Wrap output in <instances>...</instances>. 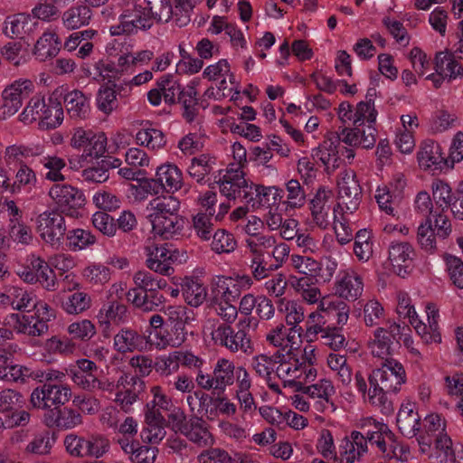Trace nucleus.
<instances>
[{
	"label": "nucleus",
	"instance_id": "1",
	"mask_svg": "<svg viewBox=\"0 0 463 463\" xmlns=\"http://www.w3.org/2000/svg\"><path fill=\"white\" fill-rule=\"evenodd\" d=\"M181 11L176 5L172 6L170 0H128L120 24L110 27L111 35L132 33L138 29L149 28L153 21L168 22L174 20L179 26Z\"/></svg>",
	"mask_w": 463,
	"mask_h": 463
},
{
	"label": "nucleus",
	"instance_id": "2",
	"mask_svg": "<svg viewBox=\"0 0 463 463\" xmlns=\"http://www.w3.org/2000/svg\"><path fill=\"white\" fill-rule=\"evenodd\" d=\"M369 387L365 377L357 372L354 384L365 402L382 406L386 402V394L396 393L406 383V372L403 365L395 359H387L380 368L374 369L368 376Z\"/></svg>",
	"mask_w": 463,
	"mask_h": 463
},
{
	"label": "nucleus",
	"instance_id": "3",
	"mask_svg": "<svg viewBox=\"0 0 463 463\" xmlns=\"http://www.w3.org/2000/svg\"><path fill=\"white\" fill-rule=\"evenodd\" d=\"M235 331L231 325L222 324L216 319H208L203 325V335L210 337L213 344L225 347L231 352L248 353L251 351V340L246 329L256 330L259 321L255 317H243L238 323Z\"/></svg>",
	"mask_w": 463,
	"mask_h": 463
},
{
	"label": "nucleus",
	"instance_id": "4",
	"mask_svg": "<svg viewBox=\"0 0 463 463\" xmlns=\"http://www.w3.org/2000/svg\"><path fill=\"white\" fill-rule=\"evenodd\" d=\"M179 209L180 201L173 195L150 202L147 218L155 236L169 240L180 235L184 220L178 215Z\"/></svg>",
	"mask_w": 463,
	"mask_h": 463
},
{
	"label": "nucleus",
	"instance_id": "5",
	"mask_svg": "<svg viewBox=\"0 0 463 463\" xmlns=\"http://www.w3.org/2000/svg\"><path fill=\"white\" fill-rule=\"evenodd\" d=\"M276 375L284 383V386L299 389L304 383L314 382L317 370L300 361L298 350L277 353Z\"/></svg>",
	"mask_w": 463,
	"mask_h": 463
},
{
	"label": "nucleus",
	"instance_id": "6",
	"mask_svg": "<svg viewBox=\"0 0 463 463\" xmlns=\"http://www.w3.org/2000/svg\"><path fill=\"white\" fill-rule=\"evenodd\" d=\"M42 376L45 381L33 391L30 402L33 408L45 411L43 423L52 428L58 426V371L48 370Z\"/></svg>",
	"mask_w": 463,
	"mask_h": 463
},
{
	"label": "nucleus",
	"instance_id": "7",
	"mask_svg": "<svg viewBox=\"0 0 463 463\" xmlns=\"http://www.w3.org/2000/svg\"><path fill=\"white\" fill-rule=\"evenodd\" d=\"M434 71L427 75L433 87L439 89L442 84L463 79V64L455 54L449 51L436 53L433 59Z\"/></svg>",
	"mask_w": 463,
	"mask_h": 463
},
{
	"label": "nucleus",
	"instance_id": "8",
	"mask_svg": "<svg viewBox=\"0 0 463 463\" xmlns=\"http://www.w3.org/2000/svg\"><path fill=\"white\" fill-rule=\"evenodd\" d=\"M36 314H11L7 318V324L17 330L19 333L29 335H40L47 330L46 321L54 317L53 312L50 313L48 306L45 303L38 304Z\"/></svg>",
	"mask_w": 463,
	"mask_h": 463
},
{
	"label": "nucleus",
	"instance_id": "9",
	"mask_svg": "<svg viewBox=\"0 0 463 463\" xmlns=\"http://www.w3.org/2000/svg\"><path fill=\"white\" fill-rule=\"evenodd\" d=\"M188 260L185 250L165 246H149L146 248V266L151 270L168 275L174 264H182Z\"/></svg>",
	"mask_w": 463,
	"mask_h": 463
},
{
	"label": "nucleus",
	"instance_id": "10",
	"mask_svg": "<svg viewBox=\"0 0 463 463\" xmlns=\"http://www.w3.org/2000/svg\"><path fill=\"white\" fill-rule=\"evenodd\" d=\"M336 115L344 125L375 126L378 111L374 102L359 101L355 106H352L348 101H343L338 105Z\"/></svg>",
	"mask_w": 463,
	"mask_h": 463
},
{
	"label": "nucleus",
	"instance_id": "11",
	"mask_svg": "<svg viewBox=\"0 0 463 463\" xmlns=\"http://www.w3.org/2000/svg\"><path fill=\"white\" fill-rule=\"evenodd\" d=\"M251 285L252 279L248 275L215 277L212 282V299L213 301H236L241 291L249 289Z\"/></svg>",
	"mask_w": 463,
	"mask_h": 463
},
{
	"label": "nucleus",
	"instance_id": "12",
	"mask_svg": "<svg viewBox=\"0 0 463 463\" xmlns=\"http://www.w3.org/2000/svg\"><path fill=\"white\" fill-rule=\"evenodd\" d=\"M420 169L437 175L453 167L450 158H447L439 143L433 140L423 141L417 153Z\"/></svg>",
	"mask_w": 463,
	"mask_h": 463
},
{
	"label": "nucleus",
	"instance_id": "13",
	"mask_svg": "<svg viewBox=\"0 0 463 463\" xmlns=\"http://www.w3.org/2000/svg\"><path fill=\"white\" fill-rule=\"evenodd\" d=\"M405 185L404 175L402 173H396L392 175L388 184H383L377 187L375 200L383 213L390 216H395L394 205Z\"/></svg>",
	"mask_w": 463,
	"mask_h": 463
},
{
	"label": "nucleus",
	"instance_id": "14",
	"mask_svg": "<svg viewBox=\"0 0 463 463\" xmlns=\"http://www.w3.org/2000/svg\"><path fill=\"white\" fill-rule=\"evenodd\" d=\"M334 194L331 189L320 187L310 202L312 222L320 229H326L331 223V216L335 215L333 209Z\"/></svg>",
	"mask_w": 463,
	"mask_h": 463
},
{
	"label": "nucleus",
	"instance_id": "15",
	"mask_svg": "<svg viewBox=\"0 0 463 463\" xmlns=\"http://www.w3.org/2000/svg\"><path fill=\"white\" fill-rule=\"evenodd\" d=\"M220 192L228 199L241 198L245 202V194H249L250 183L245 177L240 167L231 165L218 180Z\"/></svg>",
	"mask_w": 463,
	"mask_h": 463
},
{
	"label": "nucleus",
	"instance_id": "16",
	"mask_svg": "<svg viewBox=\"0 0 463 463\" xmlns=\"http://www.w3.org/2000/svg\"><path fill=\"white\" fill-rule=\"evenodd\" d=\"M337 187L341 200L339 207L345 209L346 213L355 211L361 201V187L355 174L351 170L341 173Z\"/></svg>",
	"mask_w": 463,
	"mask_h": 463
},
{
	"label": "nucleus",
	"instance_id": "17",
	"mask_svg": "<svg viewBox=\"0 0 463 463\" xmlns=\"http://www.w3.org/2000/svg\"><path fill=\"white\" fill-rule=\"evenodd\" d=\"M404 329L400 324L392 321L387 327H378L368 342L371 354L379 358H385L392 354L393 340Z\"/></svg>",
	"mask_w": 463,
	"mask_h": 463
},
{
	"label": "nucleus",
	"instance_id": "18",
	"mask_svg": "<svg viewBox=\"0 0 463 463\" xmlns=\"http://www.w3.org/2000/svg\"><path fill=\"white\" fill-rule=\"evenodd\" d=\"M303 328L290 326L287 328L283 324H278L266 335V340L272 345L281 348L280 353L298 350L302 343Z\"/></svg>",
	"mask_w": 463,
	"mask_h": 463
},
{
	"label": "nucleus",
	"instance_id": "19",
	"mask_svg": "<svg viewBox=\"0 0 463 463\" xmlns=\"http://www.w3.org/2000/svg\"><path fill=\"white\" fill-rule=\"evenodd\" d=\"M446 420L438 413H430L422 420L417 438L421 453H429L434 440L447 435Z\"/></svg>",
	"mask_w": 463,
	"mask_h": 463
},
{
	"label": "nucleus",
	"instance_id": "20",
	"mask_svg": "<svg viewBox=\"0 0 463 463\" xmlns=\"http://www.w3.org/2000/svg\"><path fill=\"white\" fill-rule=\"evenodd\" d=\"M427 324L418 317L414 330L426 345L439 344L442 341L439 322V310L433 303L425 306Z\"/></svg>",
	"mask_w": 463,
	"mask_h": 463
},
{
	"label": "nucleus",
	"instance_id": "21",
	"mask_svg": "<svg viewBox=\"0 0 463 463\" xmlns=\"http://www.w3.org/2000/svg\"><path fill=\"white\" fill-rule=\"evenodd\" d=\"M167 282L164 279H155L154 290L152 294H143L137 288H131L127 293V298L136 307L143 312H152L161 306L165 298L162 294L158 293V289L165 290L167 288Z\"/></svg>",
	"mask_w": 463,
	"mask_h": 463
},
{
	"label": "nucleus",
	"instance_id": "22",
	"mask_svg": "<svg viewBox=\"0 0 463 463\" xmlns=\"http://www.w3.org/2000/svg\"><path fill=\"white\" fill-rule=\"evenodd\" d=\"M368 452V442L364 434L352 431L345 437L339 445V463H355L360 461Z\"/></svg>",
	"mask_w": 463,
	"mask_h": 463
},
{
	"label": "nucleus",
	"instance_id": "23",
	"mask_svg": "<svg viewBox=\"0 0 463 463\" xmlns=\"http://www.w3.org/2000/svg\"><path fill=\"white\" fill-rule=\"evenodd\" d=\"M364 291L363 278L354 269L340 271L335 282V293L348 301L359 298Z\"/></svg>",
	"mask_w": 463,
	"mask_h": 463
},
{
	"label": "nucleus",
	"instance_id": "24",
	"mask_svg": "<svg viewBox=\"0 0 463 463\" xmlns=\"http://www.w3.org/2000/svg\"><path fill=\"white\" fill-rule=\"evenodd\" d=\"M249 194H245V203L251 208H273L281 202L283 190L277 186H263L250 183Z\"/></svg>",
	"mask_w": 463,
	"mask_h": 463
},
{
	"label": "nucleus",
	"instance_id": "25",
	"mask_svg": "<svg viewBox=\"0 0 463 463\" xmlns=\"http://www.w3.org/2000/svg\"><path fill=\"white\" fill-rule=\"evenodd\" d=\"M376 134L375 126H345L339 131V139L351 146L370 149L376 143Z\"/></svg>",
	"mask_w": 463,
	"mask_h": 463
},
{
	"label": "nucleus",
	"instance_id": "26",
	"mask_svg": "<svg viewBox=\"0 0 463 463\" xmlns=\"http://www.w3.org/2000/svg\"><path fill=\"white\" fill-rule=\"evenodd\" d=\"M155 186L157 190L161 188L168 194H175L184 186V175L182 170L175 164L165 162L156 167Z\"/></svg>",
	"mask_w": 463,
	"mask_h": 463
},
{
	"label": "nucleus",
	"instance_id": "27",
	"mask_svg": "<svg viewBox=\"0 0 463 463\" xmlns=\"http://www.w3.org/2000/svg\"><path fill=\"white\" fill-rule=\"evenodd\" d=\"M234 383V398L237 400L240 409L244 413L254 411L256 404L253 398V385L250 373L244 367H237V376Z\"/></svg>",
	"mask_w": 463,
	"mask_h": 463
},
{
	"label": "nucleus",
	"instance_id": "28",
	"mask_svg": "<svg viewBox=\"0 0 463 463\" xmlns=\"http://www.w3.org/2000/svg\"><path fill=\"white\" fill-rule=\"evenodd\" d=\"M382 434L373 436V445L377 447L383 457L398 461H407L411 456L409 449L396 439L388 427H383Z\"/></svg>",
	"mask_w": 463,
	"mask_h": 463
},
{
	"label": "nucleus",
	"instance_id": "29",
	"mask_svg": "<svg viewBox=\"0 0 463 463\" xmlns=\"http://www.w3.org/2000/svg\"><path fill=\"white\" fill-rule=\"evenodd\" d=\"M304 392L310 398L317 400L315 403L317 411H335L336 407L332 401V397L335 393V387L331 380L320 379L317 383L306 386Z\"/></svg>",
	"mask_w": 463,
	"mask_h": 463
},
{
	"label": "nucleus",
	"instance_id": "30",
	"mask_svg": "<svg viewBox=\"0 0 463 463\" xmlns=\"http://www.w3.org/2000/svg\"><path fill=\"white\" fill-rule=\"evenodd\" d=\"M180 325L164 327L157 331H149L147 341L149 350L152 348L164 349L167 346L176 347L181 345L186 339V331L182 329Z\"/></svg>",
	"mask_w": 463,
	"mask_h": 463
},
{
	"label": "nucleus",
	"instance_id": "31",
	"mask_svg": "<svg viewBox=\"0 0 463 463\" xmlns=\"http://www.w3.org/2000/svg\"><path fill=\"white\" fill-rule=\"evenodd\" d=\"M38 25L37 21L30 14L19 13L8 15L4 22L3 33L5 36L20 40L34 33Z\"/></svg>",
	"mask_w": 463,
	"mask_h": 463
},
{
	"label": "nucleus",
	"instance_id": "32",
	"mask_svg": "<svg viewBox=\"0 0 463 463\" xmlns=\"http://www.w3.org/2000/svg\"><path fill=\"white\" fill-rule=\"evenodd\" d=\"M142 383L134 376L123 373L118 380L115 402L125 411H128L137 402Z\"/></svg>",
	"mask_w": 463,
	"mask_h": 463
},
{
	"label": "nucleus",
	"instance_id": "33",
	"mask_svg": "<svg viewBox=\"0 0 463 463\" xmlns=\"http://www.w3.org/2000/svg\"><path fill=\"white\" fill-rule=\"evenodd\" d=\"M434 444L430 458H435L439 463H463V445L453 444L448 434L434 440Z\"/></svg>",
	"mask_w": 463,
	"mask_h": 463
},
{
	"label": "nucleus",
	"instance_id": "34",
	"mask_svg": "<svg viewBox=\"0 0 463 463\" xmlns=\"http://www.w3.org/2000/svg\"><path fill=\"white\" fill-rule=\"evenodd\" d=\"M154 58L151 50L134 51L132 45L123 48L118 54V70L131 74L142 66L147 65Z\"/></svg>",
	"mask_w": 463,
	"mask_h": 463
},
{
	"label": "nucleus",
	"instance_id": "35",
	"mask_svg": "<svg viewBox=\"0 0 463 463\" xmlns=\"http://www.w3.org/2000/svg\"><path fill=\"white\" fill-rule=\"evenodd\" d=\"M85 197L81 191L71 186H60V213L78 218L82 214Z\"/></svg>",
	"mask_w": 463,
	"mask_h": 463
},
{
	"label": "nucleus",
	"instance_id": "36",
	"mask_svg": "<svg viewBox=\"0 0 463 463\" xmlns=\"http://www.w3.org/2000/svg\"><path fill=\"white\" fill-rule=\"evenodd\" d=\"M420 425L416 404L411 401L402 402L397 414V426L401 433L408 438L415 437L420 430Z\"/></svg>",
	"mask_w": 463,
	"mask_h": 463
},
{
	"label": "nucleus",
	"instance_id": "37",
	"mask_svg": "<svg viewBox=\"0 0 463 463\" xmlns=\"http://www.w3.org/2000/svg\"><path fill=\"white\" fill-rule=\"evenodd\" d=\"M413 250L405 242H394L389 249V261L392 271L400 277L409 273L412 260Z\"/></svg>",
	"mask_w": 463,
	"mask_h": 463
},
{
	"label": "nucleus",
	"instance_id": "38",
	"mask_svg": "<svg viewBox=\"0 0 463 463\" xmlns=\"http://www.w3.org/2000/svg\"><path fill=\"white\" fill-rule=\"evenodd\" d=\"M114 347L120 353L149 350L147 335H140L134 330L122 329L114 336Z\"/></svg>",
	"mask_w": 463,
	"mask_h": 463
},
{
	"label": "nucleus",
	"instance_id": "39",
	"mask_svg": "<svg viewBox=\"0 0 463 463\" xmlns=\"http://www.w3.org/2000/svg\"><path fill=\"white\" fill-rule=\"evenodd\" d=\"M333 304L329 301V296L323 298L316 310L308 314L306 320L307 336H317L324 332V326L326 323L325 315L332 312Z\"/></svg>",
	"mask_w": 463,
	"mask_h": 463
},
{
	"label": "nucleus",
	"instance_id": "40",
	"mask_svg": "<svg viewBox=\"0 0 463 463\" xmlns=\"http://www.w3.org/2000/svg\"><path fill=\"white\" fill-rule=\"evenodd\" d=\"M341 139L337 137L326 138L314 152L313 156L321 161L327 170L339 165V146Z\"/></svg>",
	"mask_w": 463,
	"mask_h": 463
},
{
	"label": "nucleus",
	"instance_id": "41",
	"mask_svg": "<svg viewBox=\"0 0 463 463\" xmlns=\"http://www.w3.org/2000/svg\"><path fill=\"white\" fill-rule=\"evenodd\" d=\"M182 434L200 447H207L214 443L213 436L208 430L205 421L201 418H191Z\"/></svg>",
	"mask_w": 463,
	"mask_h": 463
},
{
	"label": "nucleus",
	"instance_id": "42",
	"mask_svg": "<svg viewBox=\"0 0 463 463\" xmlns=\"http://www.w3.org/2000/svg\"><path fill=\"white\" fill-rule=\"evenodd\" d=\"M245 256L250 260V268L256 279H262L268 277L269 272L273 269L268 266L266 256L257 248L256 243L249 239L245 240Z\"/></svg>",
	"mask_w": 463,
	"mask_h": 463
},
{
	"label": "nucleus",
	"instance_id": "43",
	"mask_svg": "<svg viewBox=\"0 0 463 463\" xmlns=\"http://www.w3.org/2000/svg\"><path fill=\"white\" fill-rule=\"evenodd\" d=\"M250 241H253L256 243L257 248L260 250L261 253L271 249V252L269 254L271 256L277 264L274 269L279 268L284 262L285 259L288 257L289 247L284 242L278 243L274 236H260L259 238H248Z\"/></svg>",
	"mask_w": 463,
	"mask_h": 463
},
{
	"label": "nucleus",
	"instance_id": "44",
	"mask_svg": "<svg viewBox=\"0 0 463 463\" xmlns=\"http://www.w3.org/2000/svg\"><path fill=\"white\" fill-rule=\"evenodd\" d=\"M213 373L215 379L216 390L224 392L227 386L234 383L237 376V367L231 360L220 358L213 367Z\"/></svg>",
	"mask_w": 463,
	"mask_h": 463
},
{
	"label": "nucleus",
	"instance_id": "45",
	"mask_svg": "<svg viewBox=\"0 0 463 463\" xmlns=\"http://www.w3.org/2000/svg\"><path fill=\"white\" fill-rule=\"evenodd\" d=\"M290 285L299 294L303 301L308 305H318L325 297L322 296L320 288L312 284L307 278L292 276Z\"/></svg>",
	"mask_w": 463,
	"mask_h": 463
},
{
	"label": "nucleus",
	"instance_id": "46",
	"mask_svg": "<svg viewBox=\"0 0 463 463\" xmlns=\"http://www.w3.org/2000/svg\"><path fill=\"white\" fill-rule=\"evenodd\" d=\"M278 311L284 317V319L289 326H299V324L305 318L303 306L294 299L280 298L277 303Z\"/></svg>",
	"mask_w": 463,
	"mask_h": 463
},
{
	"label": "nucleus",
	"instance_id": "47",
	"mask_svg": "<svg viewBox=\"0 0 463 463\" xmlns=\"http://www.w3.org/2000/svg\"><path fill=\"white\" fill-rule=\"evenodd\" d=\"M2 298L7 299L14 309L31 313L32 309L38 307L33 298L24 288L11 287Z\"/></svg>",
	"mask_w": 463,
	"mask_h": 463
},
{
	"label": "nucleus",
	"instance_id": "48",
	"mask_svg": "<svg viewBox=\"0 0 463 463\" xmlns=\"http://www.w3.org/2000/svg\"><path fill=\"white\" fill-rule=\"evenodd\" d=\"M58 216V205L55 204L50 210L45 211L38 217V232L41 238L47 243L54 245L58 240L55 238V222Z\"/></svg>",
	"mask_w": 463,
	"mask_h": 463
},
{
	"label": "nucleus",
	"instance_id": "49",
	"mask_svg": "<svg viewBox=\"0 0 463 463\" xmlns=\"http://www.w3.org/2000/svg\"><path fill=\"white\" fill-rule=\"evenodd\" d=\"M127 319V307L116 301L103 305L98 314V320L101 326L109 328L111 324L118 325Z\"/></svg>",
	"mask_w": 463,
	"mask_h": 463
},
{
	"label": "nucleus",
	"instance_id": "50",
	"mask_svg": "<svg viewBox=\"0 0 463 463\" xmlns=\"http://www.w3.org/2000/svg\"><path fill=\"white\" fill-rule=\"evenodd\" d=\"M203 76L209 80L214 81L223 77H228L231 90H235V94H239L238 83L233 73L231 71V66L226 59H221L218 61L208 65L203 72Z\"/></svg>",
	"mask_w": 463,
	"mask_h": 463
},
{
	"label": "nucleus",
	"instance_id": "51",
	"mask_svg": "<svg viewBox=\"0 0 463 463\" xmlns=\"http://www.w3.org/2000/svg\"><path fill=\"white\" fill-rule=\"evenodd\" d=\"M57 46L58 35L56 32L54 30L47 31L36 42L33 53L40 61H45L58 54Z\"/></svg>",
	"mask_w": 463,
	"mask_h": 463
},
{
	"label": "nucleus",
	"instance_id": "52",
	"mask_svg": "<svg viewBox=\"0 0 463 463\" xmlns=\"http://www.w3.org/2000/svg\"><path fill=\"white\" fill-rule=\"evenodd\" d=\"M137 142L149 149L156 150L165 145L163 132L151 124L144 125L137 133Z\"/></svg>",
	"mask_w": 463,
	"mask_h": 463
},
{
	"label": "nucleus",
	"instance_id": "53",
	"mask_svg": "<svg viewBox=\"0 0 463 463\" xmlns=\"http://www.w3.org/2000/svg\"><path fill=\"white\" fill-rule=\"evenodd\" d=\"M182 290L190 306L198 307L206 299V288L198 279L185 278L182 283Z\"/></svg>",
	"mask_w": 463,
	"mask_h": 463
},
{
	"label": "nucleus",
	"instance_id": "54",
	"mask_svg": "<svg viewBox=\"0 0 463 463\" xmlns=\"http://www.w3.org/2000/svg\"><path fill=\"white\" fill-rule=\"evenodd\" d=\"M71 380L75 384L87 391H111L113 386L108 379H100L98 371L82 374H71Z\"/></svg>",
	"mask_w": 463,
	"mask_h": 463
},
{
	"label": "nucleus",
	"instance_id": "55",
	"mask_svg": "<svg viewBox=\"0 0 463 463\" xmlns=\"http://www.w3.org/2000/svg\"><path fill=\"white\" fill-rule=\"evenodd\" d=\"M432 199L437 208L441 212L449 209L456 198L450 185L439 179L433 181L431 184Z\"/></svg>",
	"mask_w": 463,
	"mask_h": 463
},
{
	"label": "nucleus",
	"instance_id": "56",
	"mask_svg": "<svg viewBox=\"0 0 463 463\" xmlns=\"http://www.w3.org/2000/svg\"><path fill=\"white\" fill-rule=\"evenodd\" d=\"M288 260L293 270L307 277H317L321 269L320 262L308 256L292 254Z\"/></svg>",
	"mask_w": 463,
	"mask_h": 463
},
{
	"label": "nucleus",
	"instance_id": "57",
	"mask_svg": "<svg viewBox=\"0 0 463 463\" xmlns=\"http://www.w3.org/2000/svg\"><path fill=\"white\" fill-rule=\"evenodd\" d=\"M33 84L29 80H16L11 85L7 86L2 92L6 99L18 106L19 108L23 105V100L27 99L33 92Z\"/></svg>",
	"mask_w": 463,
	"mask_h": 463
},
{
	"label": "nucleus",
	"instance_id": "58",
	"mask_svg": "<svg viewBox=\"0 0 463 463\" xmlns=\"http://www.w3.org/2000/svg\"><path fill=\"white\" fill-rule=\"evenodd\" d=\"M409 60L414 72L419 77H424L427 80V75L434 69L433 61L423 50L419 47H413L409 52Z\"/></svg>",
	"mask_w": 463,
	"mask_h": 463
},
{
	"label": "nucleus",
	"instance_id": "59",
	"mask_svg": "<svg viewBox=\"0 0 463 463\" xmlns=\"http://www.w3.org/2000/svg\"><path fill=\"white\" fill-rule=\"evenodd\" d=\"M326 364L343 385H348L351 383L352 371L344 355L330 353L326 357Z\"/></svg>",
	"mask_w": 463,
	"mask_h": 463
},
{
	"label": "nucleus",
	"instance_id": "60",
	"mask_svg": "<svg viewBox=\"0 0 463 463\" xmlns=\"http://www.w3.org/2000/svg\"><path fill=\"white\" fill-rule=\"evenodd\" d=\"M214 165V158L208 155H201L192 159L187 167V173L192 178L200 183L213 170Z\"/></svg>",
	"mask_w": 463,
	"mask_h": 463
},
{
	"label": "nucleus",
	"instance_id": "61",
	"mask_svg": "<svg viewBox=\"0 0 463 463\" xmlns=\"http://www.w3.org/2000/svg\"><path fill=\"white\" fill-rule=\"evenodd\" d=\"M64 106L71 118L83 117L89 110L87 98L78 90L71 91L64 97Z\"/></svg>",
	"mask_w": 463,
	"mask_h": 463
},
{
	"label": "nucleus",
	"instance_id": "62",
	"mask_svg": "<svg viewBox=\"0 0 463 463\" xmlns=\"http://www.w3.org/2000/svg\"><path fill=\"white\" fill-rule=\"evenodd\" d=\"M396 314L400 318L408 319L410 325L414 328L417 323L419 315L415 309L412 301L406 292H398L396 295Z\"/></svg>",
	"mask_w": 463,
	"mask_h": 463
},
{
	"label": "nucleus",
	"instance_id": "63",
	"mask_svg": "<svg viewBox=\"0 0 463 463\" xmlns=\"http://www.w3.org/2000/svg\"><path fill=\"white\" fill-rule=\"evenodd\" d=\"M95 243V237L83 229H74L66 235V246L73 251L82 250Z\"/></svg>",
	"mask_w": 463,
	"mask_h": 463
},
{
	"label": "nucleus",
	"instance_id": "64",
	"mask_svg": "<svg viewBox=\"0 0 463 463\" xmlns=\"http://www.w3.org/2000/svg\"><path fill=\"white\" fill-rule=\"evenodd\" d=\"M457 121L458 117L455 114L442 109L431 116L429 128L431 133L439 134L453 128Z\"/></svg>",
	"mask_w": 463,
	"mask_h": 463
}]
</instances>
